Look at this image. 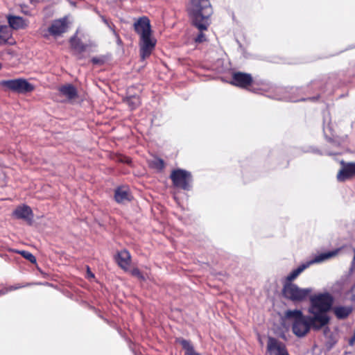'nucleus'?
I'll list each match as a JSON object with an SVG mask.
<instances>
[{
    "label": "nucleus",
    "mask_w": 355,
    "mask_h": 355,
    "mask_svg": "<svg viewBox=\"0 0 355 355\" xmlns=\"http://www.w3.org/2000/svg\"><path fill=\"white\" fill-rule=\"evenodd\" d=\"M187 10L193 26L200 31L195 39V42L201 43L205 41L206 38L203 31L208 29L211 24L210 17L213 13L210 1L190 0Z\"/></svg>",
    "instance_id": "f257e3e1"
},
{
    "label": "nucleus",
    "mask_w": 355,
    "mask_h": 355,
    "mask_svg": "<svg viewBox=\"0 0 355 355\" xmlns=\"http://www.w3.org/2000/svg\"><path fill=\"white\" fill-rule=\"evenodd\" d=\"M333 303L334 297L329 293L310 296V306L308 311L312 316L311 319L320 324L319 327H323L329 322L330 318L327 312L331 310Z\"/></svg>",
    "instance_id": "f03ea898"
},
{
    "label": "nucleus",
    "mask_w": 355,
    "mask_h": 355,
    "mask_svg": "<svg viewBox=\"0 0 355 355\" xmlns=\"http://www.w3.org/2000/svg\"><path fill=\"white\" fill-rule=\"evenodd\" d=\"M133 26L135 31L140 36L139 54L141 59L144 60L150 57L155 49L157 40L152 37L150 21L147 17H139Z\"/></svg>",
    "instance_id": "7ed1b4c3"
},
{
    "label": "nucleus",
    "mask_w": 355,
    "mask_h": 355,
    "mask_svg": "<svg viewBox=\"0 0 355 355\" xmlns=\"http://www.w3.org/2000/svg\"><path fill=\"white\" fill-rule=\"evenodd\" d=\"M285 317L293 320V332L299 338L305 336L311 328L314 330H319L322 328L319 327L320 324L318 321L311 319V315H304L299 309L286 311Z\"/></svg>",
    "instance_id": "20e7f679"
},
{
    "label": "nucleus",
    "mask_w": 355,
    "mask_h": 355,
    "mask_svg": "<svg viewBox=\"0 0 355 355\" xmlns=\"http://www.w3.org/2000/svg\"><path fill=\"white\" fill-rule=\"evenodd\" d=\"M312 293L311 288H301L291 282H284L282 288L283 296L293 302H300L306 300Z\"/></svg>",
    "instance_id": "39448f33"
},
{
    "label": "nucleus",
    "mask_w": 355,
    "mask_h": 355,
    "mask_svg": "<svg viewBox=\"0 0 355 355\" xmlns=\"http://www.w3.org/2000/svg\"><path fill=\"white\" fill-rule=\"evenodd\" d=\"M0 87L6 92L10 91L18 94H27L35 89L33 85L22 78L0 80Z\"/></svg>",
    "instance_id": "423d86ee"
},
{
    "label": "nucleus",
    "mask_w": 355,
    "mask_h": 355,
    "mask_svg": "<svg viewBox=\"0 0 355 355\" xmlns=\"http://www.w3.org/2000/svg\"><path fill=\"white\" fill-rule=\"evenodd\" d=\"M170 179L175 188L184 191H189L192 187L193 177L191 173L182 168L174 169L171 171Z\"/></svg>",
    "instance_id": "0eeeda50"
},
{
    "label": "nucleus",
    "mask_w": 355,
    "mask_h": 355,
    "mask_svg": "<svg viewBox=\"0 0 355 355\" xmlns=\"http://www.w3.org/2000/svg\"><path fill=\"white\" fill-rule=\"evenodd\" d=\"M69 23L68 17L67 16L53 20L48 28L43 31L42 37L47 39L50 36L53 37L60 36L67 31Z\"/></svg>",
    "instance_id": "6e6552de"
},
{
    "label": "nucleus",
    "mask_w": 355,
    "mask_h": 355,
    "mask_svg": "<svg viewBox=\"0 0 355 355\" xmlns=\"http://www.w3.org/2000/svg\"><path fill=\"white\" fill-rule=\"evenodd\" d=\"M338 252V250L329 252L327 253H322L319 254L318 256H316L313 259L311 260L310 261H308L306 263H302L300 266H298L297 268L293 270L286 277L285 279V282H291L292 283V281L295 279L298 275L302 273L306 268L309 267L311 264L315 263H320L321 261H323L326 259H328L335 255H336Z\"/></svg>",
    "instance_id": "1a4fd4ad"
},
{
    "label": "nucleus",
    "mask_w": 355,
    "mask_h": 355,
    "mask_svg": "<svg viewBox=\"0 0 355 355\" xmlns=\"http://www.w3.org/2000/svg\"><path fill=\"white\" fill-rule=\"evenodd\" d=\"M230 83L238 87L248 89L255 92V89L253 88L254 81L250 73L244 72H234L232 74V80Z\"/></svg>",
    "instance_id": "9d476101"
},
{
    "label": "nucleus",
    "mask_w": 355,
    "mask_h": 355,
    "mask_svg": "<svg viewBox=\"0 0 355 355\" xmlns=\"http://www.w3.org/2000/svg\"><path fill=\"white\" fill-rule=\"evenodd\" d=\"M266 355H289L285 344L275 338L268 337Z\"/></svg>",
    "instance_id": "9b49d317"
},
{
    "label": "nucleus",
    "mask_w": 355,
    "mask_h": 355,
    "mask_svg": "<svg viewBox=\"0 0 355 355\" xmlns=\"http://www.w3.org/2000/svg\"><path fill=\"white\" fill-rule=\"evenodd\" d=\"M342 168L337 174V180L339 182H345L355 176V162H340Z\"/></svg>",
    "instance_id": "f8f14e48"
},
{
    "label": "nucleus",
    "mask_w": 355,
    "mask_h": 355,
    "mask_svg": "<svg viewBox=\"0 0 355 355\" xmlns=\"http://www.w3.org/2000/svg\"><path fill=\"white\" fill-rule=\"evenodd\" d=\"M76 35H77L75 34L70 38L69 44L72 51H73V55H75L78 60H81L83 58V53L87 51L88 45L84 44Z\"/></svg>",
    "instance_id": "ddd939ff"
},
{
    "label": "nucleus",
    "mask_w": 355,
    "mask_h": 355,
    "mask_svg": "<svg viewBox=\"0 0 355 355\" xmlns=\"http://www.w3.org/2000/svg\"><path fill=\"white\" fill-rule=\"evenodd\" d=\"M12 215L17 219H23L29 222L31 224L33 218V213L31 207L28 205H22L17 207L13 211Z\"/></svg>",
    "instance_id": "4468645a"
},
{
    "label": "nucleus",
    "mask_w": 355,
    "mask_h": 355,
    "mask_svg": "<svg viewBox=\"0 0 355 355\" xmlns=\"http://www.w3.org/2000/svg\"><path fill=\"white\" fill-rule=\"evenodd\" d=\"M130 189L127 186H120L114 190V200L119 204H123L131 200Z\"/></svg>",
    "instance_id": "2eb2a0df"
},
{
    "label": "nucleus",
    "mask_w": 355,
    "mask_h": 355,
    "mask_svg": "<svg viewBox=\"0 0 355 355\" xmlns=\"http://www.w3.org/2000/svg\"><path fill=\"white\" fill-rule=\"evenodd\" d=\"M115 260L119 266L124 270H128L131 263V256L126 250L118 252Z\"/></svg>",
    "instance_id": "dca6fc26"
},
{
    "label": "nucleus",
    "mask_w": 355,
    "mask_h": 355,
    "mask_svg": "<svg viewBox=\"0 0 355 355\" xmlns=\"http://www.w3.org/2000/svg\"><path fill=\"white\" fill-rule=\"evenodd\" d=\"M7 19L9 26L12 29H23L27 26L25 19L21 17L8 15Z\"/></svg>",
    "instance_id": "f3484780"
},
{
    "label": "nucleus",
    "mask_w": 355,
    "mask_h": 355,
    "mask_svg": "<svg viewBox=\"0 0 355 355\" xmlns=\"http://www.w3.org/2000/svg\"><path fill=\"white\" fill-rule=\"evenodd\" d=\"M12 31L7 26L0 25V45L14 43Z\"/></svg>",
    "instance_id": "a211bd4d"
},
{
    "label": "nucleus",
    "mask_w": 355,
    "mask_h": 355,
    "mask_svg": "<svg viewBox=\"0 0 355 355\" xmlns=\"http://www.w3.org/2000/svg\"><path fill=\"white\" fill-rule=\"evenodd\" d=\"M61 94L67 98L68 100H73L78 97L76 88L71 84H67L59 88Z\"/></svg>",
    "instance_id": "6ab92c4d"
},
{
    "label": "nucleus",
    "mask_w": 355,
    "mask_h": 355,
    "mask_svg": "<svg viewBox=\"0 0 355 355\" xmlns=\"http://www.w3.org/2000/svg\"><path fill=\"white\" fill-rule=\"evenodd\" d=\"M352 306H336L333 308V312L336 317L339 320L347 318L352 312Z\"/></svg>",
    "instance_id": "aec40b11"
},
{
    "label": "nucleus",
    "mask_w": 355,
    "mask_h": 355,
    "mask_svg": "<svg viewBox=\"0 0 355 355\" xmlns=\"http://www.w3.org/2000/svg\"><path fill=\"white\" fill-rule=\"evenodd\" d=\"M176 342L182 345V348L186 351L187 355H198L195 352L193 345L189 340L179 338L176 339Z\"/></svg>",
    "instance_id": "412c9836"
},
{
    "label": "nucleus",
    "mask_w": 355,
    "mask_h": 355,
    "mask_svg": "<svg viewBox=\"0 0 355 355\" xmlns=\"http://www.w3.org/2000/svg\"><path fill=\"white\" fill-rule=\"evenodd\" d=\"M125 101L128 105L131 110L136 109L141 104L140 98L139 96L137 95H133L127 97Z\"/></svg>",
    "instance_id": "4be33fe9"
},
{
    "label": "nucleus",
    "mask_w": 355,
    "mask_h": 355,
    "mask_svg": "<svg viewBox=\"0 0 355 355\" xmlns=\"http://www.w3.org/2000/svg\"><path fill=\"white\" fill-rule=\"evenodd\" d=\"M149 166L158 171H162L164 169L166 164L162 159L155 157L150 161Z\"/></svg>",
    "instance_id": "5701e85b"
},
{
    "label": "nucleus",
    "mask_w": 355,
    "mask_h": 355,
    "mask_svg": "<svg viewBox=\"0 0 355 355\" xmlns=\"http://www.w3.org/2000/svg\"><path fill=\"white\" fill-rule=\"evenodd\" d=\"M17 252L21 254L24 259L29 261L31 263H36V258L31 252L26 250H18Z\"/></svg>",
    "instance_id": "b1692460"
},
{
    "label": "nucleus",
    "mask_w": 355,
    "mask_h": 355,
    "mask_svg": "<svg viewBox=\"0 0 355 355\" xmlns=\"http://www.w3.org/2000/svg\"><path fill=\"white\" fill-rule=\"evenodd\" d=\"M116 161L121 163H125L128 165L131 164L132 159L130 157L119 154L116 156Z\"/></svg>",
    "instance_id": "393cba45"
},
{
    "label": "nucleus",
    "mask_w": 355,
    "mask_h": 355,
    "mask_svg": "<svg viewBox=\"0 0 355 355\" xmlns=\"http://www.w3.org/2000/svg\"><path fill=\"white\" fill-rule=\"evenodd\" d=\"M92 64H98V65H102L105 63V60L103 58L101 57H94L91 60Z\"/></svg>",
    "instance_id": "a878e982"
},
{
    "label": "nucleus",
    "mask_w": 355,
    "mask_h": 355,
    "mask_svg": "<svg viewBox=\"0 0 355 355\" xmlns=\"http://www.w3.org/2000/svg\"><path fill=\"white\" fill-rule=\"evenodd\" d=\"M279 99L289 101H292V102H298V101H302L306 100L305 98L299 99V98H296L291 97V96H284L282 98H279Z\"/></svg>",
    "instance_id": "bb28decb"
},
{
    "label": "nucleus",
    "mask_w": 355,
    "mask_h": 355,
    "mask_svg": "<svg viewBox=\"0 0 355 355\" xmlns=\"http://www.w3.org/2000/svg\"><path fill=\"white\" fill-rule=\"evenodd\" d=\"M132 275L138 277L140 279H144V277L138 268H134L132 272Z\"/></svg>",
    "instance_id": "cd10ccee"
},
{
    "label": "nucleus",
    "mask_w": 355,
    "mask_h": 355,
    "mask_svg": "<svg viewBox=\"0 0 355 355\" xmlns=\"http://www.w3.org/2000/svg\"><path fill=\"white\" fill-rule=\"evenodd\" d=\"M354 255L353 257V260L352 262V266H351L352 270L355 269V249H354Z\"/></svg>",
    "instance_id": "c85d7f7f"
},
{
    "label": "nucleus",
    "mask_w": 355,
    "mask_h": 355,
    "mask_svg": "<svg viewBox=\"0 0 355 355\" xmlns=\"http://www.w3.org/2000/svg\"><path fill=\"white\" fill-rule=\"evenodd\" d=\"M87 275L89 277H94V275L90 271L89 267H87Z\"/></svg>",
    "instance_id": "c756f323"
},
{
    "label": "nucleus",
    "mask_w": 355,
    "mask_h": 355,
    "mask_svg": "<svg viewBox=\"0 0 355 355\" xmlns=\"http://www.w3.org/2000/svg\"><path fill=\"white\" fill-rule=\"evenodd\" d=\"M18 288H20V286H17V287H11L10 290H15V289H17Z\"/></svg>",
    "instance_id": "7c9ffc66"
},
{
    "label": "nucleus",
    "mask_w": 355,
    "mask_h": 355,
    "mask_svg": "<svg viewBox=\"0 0 355 355\" xmlns=\"http://www.w3.org/2000/svg\"><path fill=\"white\" fill-rule=\"evenodd\" d=\"M318 98V97H313V98H310L309 99L310 100H312V101H315Z\"/></svg>",
    "instance_id": "2f4dec72"
},
{
    "label": "nucleus",
    "mask_w": 355,
    "mask_h": 355,
    "mask_svg": "<svg viewBox=\"0 0 355 355\" xmlns=\"http://www.w3.org/2000/svg\"><path fill=\"white\" fill-rule=\"evenodd\" d=\"M23 12H24L25 15H30V14L27 12V10L23 11Z\"/></svg>",
    "instance_id": "473e14b6"
},
{
    "label": "nucleus",
    "mask_w": 355,
    "mask_h": 355,
    "mask_svg": "<svg viewBox=\"0 0 355 355\" xmlns=\"http://www.w3.org/2000/svg\"><path fill=\"white\" fill-rule=\"evenodd\" d=\"M1 68H2V64H1V63L0 62V70L1 69Z\"/></svg>",
    "instance_id": "72a5a7b5"
}]
</instances>
